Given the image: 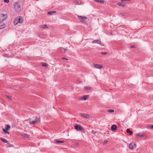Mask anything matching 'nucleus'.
I'll use <instances>...</instances> for the list:
<instances>
[{
	"mask_svg": "<svg viewBox=\"0 0 153 153\" xmlns=\"http://www.w3.org/2000/svg\"><path fill=\"white\" fill-rule=\"evenodd\" d=\"M106 111H107L108 112H113L114 111V110L113 109H108L106 110Z\"/></svg>",
	"mask_w": 153,
	"mask_h": 153,
	"instance_id": "21",
	"label": "nucleus"
},
{
	"mask_svg": "<svg viewBox=\"0 0 153 153\" xmlns=\"http://www.w3.org/2000/svg\"><path fill=\"white\" fill-rule=\"evenodd\" d=\"M6 97L8 98V99H9L10 100H12V97L10 96H9L7 95H6Z\"/></svg>",
	"mask_w": 153,
	"mask_h": 153,
	"instance_id": "28",
	"label": "nucleus"
},
{
	"mask_svg": "<svg viewBox=\"0 0 153 153\" xmlns=\"http://www.w3.org/2000/svg\"><path fill=\"white\" fill-rule=\"evenodd\" d=\"M74 128L77 131H81L83 129V128L81 126L78 125H76L74 126Z\"/></svg>",
	"mask_w": 153,
	"mask_h": 153,
	"instance_id": "4",
	"label": "nucleus"
},
{
	"mask_svg": "<svg viewBox=\"0 0 153 153\" xmlns=\"http://www.w3.org/2000/svg\"><path fill=\"white\" fill-rule=\"evenodd\" d=\"M0 140L5 143H7L8 142V141L7 140L1 138H0Z\"/></svg>",
	"mask_w": 153,
	"mask_h": 153,
	"instance_id": "18",
	"label": "nucleus"
},
{
	"mask_svg": "<svg viewBox=\"0 0 153 153\" xmlns=\"http://www.w3.org/2000/svg\"><path fill=\"white\" fill-rule=\"evenodd\" d=\"M3 130L5 132L6 134H9V132H8L7 130H6V129H5L4 128H3Z\"/></svg>",
	"mask_w": 153,
	"mask_h": 153,
	"instance_id": "27",
	"label": "nucleus"
},
{
	"mask_svg": "<svg viewBox=\"0 0 153 153\" xmlns=\"http://www.w3.org/2000/svg\"><path fill=\"white\" fill-rule=\"evenodd\" d=\"M41 64L43 67H47L48 65V64L42 62L41 63Z\"/></svg>",
	"mask_w": 153,
	"mask_h": 153,
	"instance_id": "15",
	"label": "nucleus"
},
{
	"mask_svg": "<svg viewBox=\"0 0 153 153\" xmlns=\"http://www.w3.org/2000/svg\"><path fill=\"white\" fill-rule=\"evenodd\" d=\"M23 21L22 17L20 16H18L15 19L13 22L14 25H16L19 23H22Z\"/></svg>",
	"mask_w": 153,
	"mask_h": 153,
	"instance_id": "1",
	"label": "nucleus"
},
{
	"mask_svg": "<svg viewBox=\"0 0 153 153\" xmlns=\"http://www.w3.org/2000/svg\"><path fill=\"white\" fill-rule=\"evenodd\" d=\"M136 135L137 136H138L140 137H143L145 136V134H141L140 133L136 134Z\"/></svg>",
	"mask_w": 153,
	"mask_h": 153,
	"instance_id": "11",
	"label": "nucleus"
},
{
	"mask_svg": "<svg viewBox=\"0 0 153 153\" xmlns=\"http://www.w3.org/2000/svg\"><path fill=\"white\" fill-rule=\"evenodd\" d=\"M92 43H97V44H100L102 45H104L102 43V42L100 40H93L92 42Z\"/></svg>",
	"mask_w": 153,
	"mask_h": 153,
	"instance_id": "7",
	"label": "nucleus"
},
{
	"mask_svg": "<svg viewBox=\"0 0 153 153\" xmlns=\"http://www.w3.org/2000/svg\"><path fill=\"white\" fill-rule=\"evenodd\" d=\"M62 59H65V60H68V59L67 58H64V57H62Z\"/></svg>",
	"mask_w": 153,
	"mask_h": 153,
	"instance_id": "33",
	"label": "nucleus"
},
{
	"mask_svg": "<svg viewBox=\"0 0 153 153\" xmlns=\"http://www.w3.org/2000/svg\"><path fill=\"white\" fill-rule=\"evenodd\" d=\"M135 146H136L135 144L133 142L129 144V147L130 149H133L134 148Z\"/></svg>",
	"mask_w": 153,
	"mask_h": 153,
	"instance_id": "6",
	"label": "nucleus"
},
{
	"mask_svg": "<svg viewBox=\"0 0 153 153\" xmlns=\"http://www.w3.org/2000/svg\"><path fill=\"white\" fill-rule=\"evenodd\" d=\"M22 136L23 137L26 138H29L30 137L29 135L26 134H23Z\"/></svg>",
	"mask_w": 153,
	"mask_h": 153,
	"instance_id": "19",
	"label": "nucleus"
},
{
	"mask_svg": "<svg viewBox=\"0 0 153 153\" xmlns=\"http://www.w3.org/2000/svg\"><path fill=\"white\" fill-rule=\"evenodd\" d=\"M77 16L79 19L80 20V22H82L83 20H85L87 19V17L86 16H82L77 15Z\"/></svg>",
	"mask_w": 153,
	"mask_h": 153,
	"instance_id": "5",
	"label": "nucleus"
},
{
	"mask_svg": "<svg viewBox=\"0 0 153 153\" xmlns=\"http://www.w3.org/2000/svg\"><path fill=\"white\" fill-rule=\"evenodd\" d=\"M39 27L45 29L47 28L48 27L47 25H40Z\"/></svg>",
	"mask_w": 153,
	"mask_h": 153,
	"instance_id": "13",
	"label": "nucleus"
},
{
	"mask_svg": "<svg viewBox=\"0 0 153 153\" xmlns=\"http://www.w3.org/2000/svg\"><path fill=\"white\" fill-rule=\"evenodd\" d=\"M5 25L3 24L2 25H1L0 24V29H2L5 27Z\"/></svg>",
	"mask_w": 153,
	"mask_h": 153,
	"instance_id": "22",
	"label": "nucleus"
},
{
	"mask_svg": "<svg viewBox=\"0 0 153 153\" xmlns=\"http://www.w3.org/2000/svg\"><path fill=\"white\" fill-rule=\"evenodd\" d=\"M108 142V141L107 140H106L105 141L104 143H106Z\"/></svg>",
	"mask_w": 153,
	"mask_h": 153,
	"instance_id": "38",
	"label": "nucleus"
},
{
	"mask_svg": "<svg viewBox=\"0 0 153 153\" xmlns=\"http://www.w3.org/2000/svg\"><path fill=\"white\" fill-rule=\"evenodd\" d=\"M111 128L112 131L116 130L117 129V126L115 125H113L111 127Z\"/></svg>",
	"mask_w": 153,
	"mask_h": 153,
	"instance_id": "9",
	"label": "nucleus"
},
{
	"mask_svg": "<svg viewBox=\"0 0 153 153\" xmlns=\"http://www.w3.org/2000/svg\"><path fill=\"white\" fill-rule=\"evenodd\" d=\"M79 115H88V114H85L81 113V114H80Z\"/></svg>",
	"mask_w": 153,
	"mask_h": 153,
	"instance_id": "35",
	"label": "nucleus"
},
{
	"mask_svg": "<svg viewBox=\"0 0 153 153\" xmlns=\"http://www.w3.org/2000/svg\"><path fill=\"white\" fill-rule=\"evenodd\" d=\"M150 128L151 129H153V125H152V126H151L150 127Z\"/></svg>",
	"mask_w": 153,
	"mask_h": 153,
	"instance_id": "36",
	"label": "nucleus"
},
{
	"mask_svg": "<svg viewBox=\"0 0 153 153\" xmlns=\"http://www.w3.org/2000/svg\"><path fill=\"white\" fill-rule=\"evenodd\" d=\"M96 2H99L100 3H104L105 1L104 0H94Z\"/></svg>",
	"mask_w": 153,
	"mask_h": 153,
	"instance_id": "16",
	"label": "nucleus"
},
{
	"mask_svg": "<svg viewBox=\"0 0 153 153\" xmlns=\"http://www.w3.org/2000/svg\"><path fill=\"white\" fill-rule=\"evenodd\" d=\"M39 121V119L37 117H35L34 120H32L31 119H29V123L30 124H33L36 123V122H38Z\"/></svg>",
	"mask_w": 153,
	"mask_h": 153,
	"instance_id": "2",
	"label": "nucleus"
},
{
	"mask_svg": "<svg viewBox=\"0 0 153 153\" xmlns=\"http://www.w3.org/2000/svg\"><path fill=\"white\" fill-rule=\"evenodd\" d=\"M4 1L5 2L8 3L9 2V0H4Z\"/></svg>",
	"mask_w": 153,
	"mask_h": 153,
	"instance_id": "30",
	"label": "nucleus"
},
{
	"mask_svg": "<svg viewBox=\"0 0 153 153\" xmlns=\"http://www.w3.org/2000/svg\"><path fill=\"white\" fill-rule=\"evenodd\" d=\"M92 88L91 87H87V86H85V90H91V89H92Z\"/></svg>",
	"mask_w": 153,
	"mask_h": 153,
	"instance_id": "20",
	"label": "nucleus"
},
{
	"mask_svg": "<svg viewBox=\"0 0 153 153\" xmlns=\"http://www.w3.org/2000/svg\"><path fill=\"white\" fill-rule=\"evenodd\" d=\"M93 67L101 69L103 67L100 64H96L93 66Z\"/></svg>",
	"mask_w": 153,
	"mask_h": 153,
	"instance_id": "8",
	"label": "nucleus"
},
{
	"mask_svg": "<svg viewBox=\"0 0 153 153\" xmlns=\"http://www.w3.org/2000/svg\"><path fill=\"white\" fill-rule=\"evenodd\" d=\"M10 127L9 125H7V127L6 128V129L7 130H9V129H10Z\"/></svg>",
	"mask_w": 153,
	"mask_h": 153,
	"instance_id": "24",
	"label": "nucleus"
},
{
	"mask_svg": "<svg viewBox=\"0 0 153 153\" xmlns=\"http://www.w3.org/2000/svg\"><path fill=\"white\" fill-rule=\"evenodd\" d=\"M101 54H103V55H105V54H107V53L102 52L101 53Z\"/></svg>",
	"mask_w": 153,
	"mask_h": 153,
	"instance_id": "32",
	"label": "nucleus"
},
{
	"mask_svg": "<svg viewBox=\"0 0 153 153\" xmlns=\"http://www.w3.org/2000/svg\"><path fill=\"white\" fill-rule=\"evenodd\" d=\"M117 5L119 6H121L122 7H124L125 6V4H122L121 3L118 2L117 3Z\"/></svg>",
	"mask_w": 153,
	"mask_h": 153,
	"instance_id": "23",
	"label": "nucleus"
},
{
	"mask_svg": "<svg viewBox=\"0 0 153 153\" xmlns=\"http://www.w3.org/2000/svg\"><path fill=\"white\" fill-rule=\"evenodd\" d=\"M89 97V95H84L83 97H82V99L84 100H86Z\"/></svg>",
	"mask_w": 153,
	"mask_h": 153,
	"instance_id": "12",
	"label": "nucleus"
},
{
	"mask_svg": "<svg viewBox=\"0 0 153 153\" xmlns=\"http://www.w3.org/2000/svg\"><path fill=\"white\" fill-rule=\"evenodd\" d=\"M126 132L128 133H129L130 134H133L132 131L130 130L129 129H127L126 130Z\"/></svg>",
	"mask_w": 153,
	"mask_h": 153,
	"instance_id": "14",
	"label": "nucleus"
},
{
	"mask_svg": "<svg viewBox=\"0 0 153 153\" xmlns=\"http://www.w3.org/2000/svg\"><path fill=\"white\" fill-rule=\"evenodd\" d=\"M130 47L131 48H135V46L134 45H133V46H131Z\"/></svg>",
	"mask_w": 153,
	"mask_h": 153,
	"instance_id": "34",
	"label": "nucleus"
},
{
	"mask_svg": "<svg viewBox=\"0 0 153 153\" xmlns=\"http://www.w3.org/2000/svg\"><path fill=\"white\" fill-rule=\"evenodd\" d=\"M63 50L64 52H66L68 51V50L65 49L63 48Z\"/></svg>",
	"mask_w": 153,
	"mask_h": 153,
	"instance_id": "31",
	"label": "nucleus"
},
{
	"mask_svg": "<svg viewBox=\"0 0 153 153\" xmlns=\"http://www.w3.org/2000/svg\"><path fill=\"white\" fill-rule=\"evenodd\" d=\"M14 7L15 9H18L20 7V5L18 3H16L14 4Z\"/></svg>",
	"mask_w": 153,
	"mask_h": 153,
	"instance_id": "10",
	"label": "nucleus"
},
{
	"mask_svg": "<svg viewBox=\"0 0 153 153\" xmlns=\"http://www.w3.org/2000/svg\"><path fill=\"white\" fill-rule=\"evenodd\" d=\"M56 143H63L64 142V141H60L59 140H56Z\"/></svg>",
	"mask_w": 153,
	"mask_h": 153,
	"instance_id": "25",
	"label": "nucleus"
},
{
	"mask_svg": "<svg viewBox=\"0 0 153 153\" xmlns=\"http://www.w3.org/2000/svg\"><path fill=\"white\" fill-rule=\"evenodd\" d=\"M96 133H97V132L96 131H94V130H93L92 131V133L94 134H95Z\"/></svg>",
	"mask_w": 153,
	"mask_h": 153,
	"instance_id": "29",
	"label": "nucleus"
},
{
	"mask_svg": "<svg viewBox=\"0 0 153 153\" xmlns=\"http://www.w3.org/2000/svg\"><path fill=\"white\" fill-rule=\"evenodd\" d=\"M74 3L75 4H77L78 3V2L77 1H74Z\"/></svg>",
	"mask_w": 153,
	"mask_h": 153,
	"instance_id": "37",
	"label": "nucleus"
},
{
	"mask_svg": "<svg viewBox=\"0 0 153 153\" xmlns=\"http://www.w3.org/2000/svg\"><path fill=\"white\" fill-rule=\"evenodd\" d=\"M122 1H130V0H121Z\"/></svg>",
	"mask_w": 153,
	"mask_h": 153,
	"instance_id": "39",
	"label": "nucleus"
},
{
	"mask_svg": "<svg viewBox=\"0 0 153 153\" xmlns=\"http://www.w3.org/2000/svg\"><path fill=\"white\" fill-rule=\"evenodd\" d=\"M83 117L86 118H89L90 117V115H81Z\"/></svg>",
	"mask_w": 153,
	"mask_h": 153,
	"instance_id": "26",
	"label": "nucleus"
},
{
	"mask_svg": "<svg viewBox=\"0 0 153 153\" xmlns=\"http://www.w3.org/2000/svg\"><path fill=\"white\" fill-rule=\"evenodd\" d=\"M7 15L4 14H0V21H3L7 19Z\"/></svg>",
	"mask_w": 153,
	"mask_h": 153,
	"instance_id": "3",
	"label": "nucleus"
},
{
	"mask_svg": "<svg viewBox=\"0 0 153 153\" xmlns=\"http://www.w3.org/2000/svg\"><path fill=\"white\" fill-rule=\"evenodd\" d=\"M56 12L55 11H49L48 12V14L49 15H51L53 13H55Z\"/></svg>",
	"mask_w": 153,
	"mask_h": 153,
	"instance_id": "17",
	"label": "nucleus"
},
{
	"mask_svg": "<svg viewBox=\"0 0 153 153\" xmlns=\"http://www.w3.org/2000/svg\"><path fill=\"white\" fill-rule=\"evenodd\" d=\"M78 143H76V145H78Z\"/></svg>",
	"mask_w": 153,
	"mask_h": 153,
	"instance_id": "40",
	"label": "nucleus"
}]
</instances>
